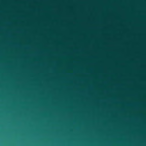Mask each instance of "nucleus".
Segmentation results:
<instances>
[{
  "mask_svg": "<svg viewBox=\"0 0 146 146\" xmlns=\"http://www.w3.org/2000/svg\"><path fill=\"white\" fill-rule=\"evenodd\" d=\"M125 140H128V26H125ZM121 128V127H114Z\"/></svg>",
  "mask_w": 146,
  "mask_h": 146,
  "instance_id": "f257e3e1",
  "label": "nucleus"
},
{
  "mask_svg": "<svg viewBox=\"0 0 146 146\" xmlns=\"http://www.w3.org/2000/svg\"><path fill=\"white\" fill-rule=\"evenodd\" d=\"M132 83H129V70H128V97H129V86ZM129 106V100H128V106ZM128 129L129 128H142V127H131L129 123V110H128ZM129 138H128V142ZM128 146H129V142H128Z\"/></svg>",
  "mask_w": 146,
  "mask_h": 146,
  "instance_id": "f03ea898",
  "label": "nucleus"
}]
</instances>
